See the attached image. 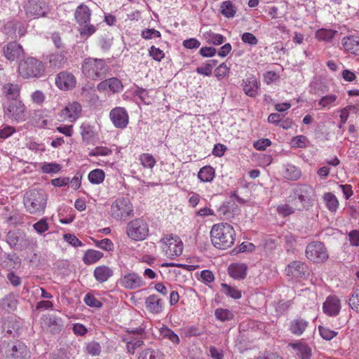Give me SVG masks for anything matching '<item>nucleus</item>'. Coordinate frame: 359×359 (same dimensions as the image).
<instances>
[{"label": "nucleus", "instance_id": "obj_33", "mask_svg": "<svg viewBox=\"0 0 359 359\" xmlns=\"http://www.w3.org/2000/svg\"><path fill=\"white\" fill-rule=\"evenodd\" d=\"M215 175V169L210 165L203 166L198 172V177L202 182H210Z\"/></svg>", "mask_w": 359, "mask_h": 359}, {"label": "nucleus", "instance_id": "obj_52", "mask_svg": "<svg viewBox=\"0 0 359 359\" xmlns=\"http://www.w3.org/2000/svg\"><path fill=\"white\" fill-rule=\"evenodd\" d=\"M141 36L146 39H151L154 38H160L161 36V32L154 28L145 29L142 31Z\"/></svg>", "mask_w": 359, "mask_h": 359}, {"label": "nucleus", "instance_id": "obj_32", "mask_svg": "<svg viewBox=\"0 0 359 359\" xmlns=\"http://www.w3.org/2000/svg\"><path fill=\"white\" fill-rule=\"evenodd\" d=\"M18 299L15 295L10 293L5 296L1 301V306L3 309L8 312L14 311L17 309Z\"/></svg>", "mask_w": 359, "mask_h": 359}, {"label": "nucleus", "instance_id": "obj_34", "mask_svg": "<svg viewBox=\"0 0 359 359\" xmlns=\"http://www.w3.org/2000/svg\"><path fill=\"white\" fill-rule=\"evenodd\" d=\"M2 90L7 99H11V100L18 99L20 88L18 84L6 83L3 86Z\"/></svg>", "mask_w": 359, "mask_h": 359}, {"label": "nucleus", "instance_id": "obj_17", "mask_svg": "<svg viewBox=\"0 0 359 359\" xmlns=\"http://www.w3.org/2000/svg\"><path fill=\"white\" fill-rule=\"evenodd\" d=\"M323 311L330 316H335L339 314L341 309L339 299L334 295L327 297L323 305Z\"/></svg>", "mask_w": 359, "mask_h": 359}, {"label": "nucleus", "instance_id": "obj_40", "mask_svg": "<svg viewBox=\"0 0 359 359\" xmlns=\"http://www.w3.org/2000/svg\"><path fill=\"white\" fill-rule=\"evenodd\" d=\"M104 172L101 169H95L90 171L88 174L89 181L94 184H100L104 180Z\"/></svg>", "mask_w": 359, "mask_h": 359}, {"label": "nucleus", "instance_id": "obj_22", "mask_svg": "<svg viewBox=\"0 0 359 359\" xmlns=\"http://www.w3.org/2000/svg\"><path fill=\"white\" fill-rule=\"evenodd\" d=\"M145 306L150 313L158 314L163 311L164 303L156 294H151L146 298Z\"/></svg>", "mask_w": 359, "mask_h": 359}, {"label": "nucleus", "instance_id": "obj_11", "mask_svg": "<svg viewBox=\"0 0 359 359\" xmlns=\"http://www.w3.org/2000/svg\"><path fill=\"white\" fill-rule=\"evenodd\" d=\"M109 118L115 128L123 129L129 123V116L124 107H116L109 113Z\"/></svg>", "mask_w": 359, "mask_h": 359}, {"label": "nucleus", "instance_id": "obj_13", "mask_svg": "<svg viewBox=\"0 0 359 359\" xmlns=\"http://www.w3.org/2000/svg\"><path fill=\"white\" fill-rule=\"evenodd\" d=\"M48 11L46 0H29L26 7V13L29 16L39 18L45 16Z\"/></svg>", "mask_w": 359, "mask_h": 359}, {"label": "nucleus", "instance_id": "obj_29", "mask_svg": "<svg viewBox=\"0 0 359 359\" xmlns=\"http://www.w3.org/2000/svg\"><path fill=\"white\" fill-rule=\"evenodd\" d=\"M113 274V270L105 265L97 266L93 271L95 280L100 283L106 282Z\"/></svg>", "mask_w": 359, "mask_h": 359}, {"label": "nucleus", "instance_id": "obj_20", "mask_svg": "<svg viewBox=\"0 0 359 359\" xmlns=\"http://www.w3.org/2000/svg\"><path fill=\"white\" fill-rule=\"evenodd\" d=\"M344 50L353 55H359V36L350 35L344 36L341 40Z\"/></svg>", "mask_w": 359, "mask_h": 359}, {"label": "nucleus", "instance_id": "obj_6", "mask_svg": "<svg viewBox=\"0 0 359 359\" xmlns=\"http://www.w3.org/2000/svg\"><path fill=\"white\" fill-rule=\"evenodd\" d=\"M133 205L128 198H116L111 205L110 216L117 222H125L133 215Z\"/></svg>", "mask_w": 359, "mask_h": 359}, {"label": "nucleus", "instance_id": "obj_28", "mask_svg": "<svg viewBox=\"0 0 359 359\" xmlns=\"http://www.w3.org/2000/svg\"><path fill=\"white\" fill-rule=\"evenodd\" d=\"M339 104L338 96L334 94H328L323 96L318 102V109L329 110Z\"/></svg>", "mask_w": 359, "mask_h": 359}, {"label": "nucleus", "instance_id": "obj_26", "mask_svg": "<svg viewBox=\"0 0 359 359\" xmlns=\"http://www.w3.org/2000/svg\"><path fill=\"white\" fill-rule=\"evenodd\" d=\"M247 271L248 266L243 263H233L228 268L229 276L236 280L244 279L247 276Z\"/></svg>", "mask_w": 359, "mask_h": 359}, {"label": "nucleus", "instance_id": "obj_64", "mask_svg": "<svg viewBox=\"0 0 359 359\" xmlns=\"http://www.w3.org/2000/svg\"><path fill=\"white\" fill-rule=\"evenodd\" d=\"M135 94L136 96H138L141 100L145 104H149L150 103L149 97L148 96V92L142 88H137L135 90Z\"/></svg>", "mask_w": 359, "mask_h": 359}, {"label": "nucleus", "instance_id": "obj_36", "mask_svg": "<svg viewBox=\"0 0 359 359\" xmlns=\"http://www.w3.org/2000/svg\"><path fill=\"white\" fill-rule=\"evenodd\" d=\"M203 37L207 43L215 46L221 45L224 41V36L223 35L214 33L211 31L204 32Z\"/></svg>", "mask_w": 359, "mask_h": 359}, {"label": "nucleus", "instance_id": "obj_56", "mask_svg": "<svg viewBox=\"0 0 359 359\" xmlns=\"http://www.w3.org/2000/svg\"><path fill=\"white\" fill-rule=\"evenodd\" d=\"M241 40L244 43L250 46H256L258 43L257 37L250 32H245L241 36Z\"/></svg>", "mask_w": 359, "mask_h": 359}, {"label": "nucleus", "instance_id": "obj_25", "mask_svg": "<svg viewBox=\"0 0 359 359\" xmlns=\"http://www.w3.org/2000/svg\"><path fill=\"white\" fill-rule=\"evenodd\" d=\"M46 62L48 67L57 69L63 67L67 61L65 54L60 52L49 54L46 56Z\"/></svg>", "mask_w": 359, "mask_h": 359}, {"label": "nucleus", "instance_id": "obj_23", "mask_svg": "<svg viewBox=\"0 0 359 359\" xmlns=\"http://www.w3.org/2000/svg\"><path fill=\"white\" fill-rule=\"evenodd\" d=\"M311 187L308 186H300L293 191V194L288 197V202H294L297 205H304V203L306 201V194L311 191Z\"/></svg>", "mask_w": 359, "mask_h": 359}, {"label": "nucleus", "instance_id": "obj_60", "mask_svg": "<svg viewBox=\"0 0 359 359\" xmlns=\"http://www.w3.org/2000/svg\"><path fill=\"white\" fill-rule=\"evenodd\" d=\"M34 229L39 233H43L48 229V224L45 218L40 219L33 225Z\"/></svg>", "mask_w": 359, "mask_h": 359}, {"label": "nucleus", "instance_id": "obj_30", "mask_svg": "<svg viewBox=\"0 0 359 359\" xmlns=\"http://www.w3.org/2000/svg\"><path fill=\"white\" fill-rule=\"evenodd\" d=\"M288 203H289L282 204L277 207V212L279 215L287 217L293 214L296 210L300 211L304 208V205H297L293 201Z\"/></svg>", "mask_w": 359, "mask_h": 359}, {"label": "nucleus", "instance_id": "obj_58", "mask_svg": "<svg viewBox=\"0 0 359 359\" xmlns=\"http://www.w3.org/2000/svg\"><path fill=\"white\" fill-rule=\"evenodd\" d=\"M231 206V201L224 202L217 210L219 215L229 217Z\"/></svg>", "mask_w": 359, "mask_h": 359}, {"label": "nucleus", "instance_id": "obj_21", "mask_svg": "<svg viewBox=\"0 0 359 359\" xmlns=\"http://www.w3.org/2000/svg\"><path fill=\"white\" fill-rule=\"evenodd\" d=\"M22 53V46L15 41L10 42L4 47V55L10 61L17 60Z\"/></svg>", "mask_w": 359, "mask_h": 359}, {"label": "nucleus", "instance_id": "obj_48", "mask_svg": "<svg viewBox=\"0 0 359 359\" xmlns=\"http://www.w3.org/2000/svg\"><path fill=\"white\" fill-rule=\"evenodd\" d=\"M308 144L309 140L305 135H297L291 140V146L293 148H305Z\"/></svg>", "mask_w": 359, "mask_h": 359}, {"label": "nucleus", "instance_id": "obj_38", "mask_svg": "<svg viewBox=\"0 0 359 359\" xmlns=\"http://www.w3.org/2000/svg\"><path fill=\"white\" fill-rule=\"evenodd\" d=\"M138 160L144 168L152 169L156 164V160L153 155L149 153L140 154Z\"/></svg>", "mask_w": 359, "mask_h": 359}, {"label": "nucleus", "instance_id": "obj_59", "mask_svg": "<svg viewBox=\"0 0 359 359\" xmlns=\"http://www.w3.org/2000/svg\"><path fill=\"white\" fill-rule=\"evenodd\" d=\"M84 302L91 307L100 308L102 306V303L90 294H87L85 296Z\"/></svg>", "mask_w": 359, "mask_h": 359}, {"label": "nucleus", "instance_id": "obj_62", "mask_svg": "<svg viewBox=\"0 0 359 359\" xmlns=\"http://www.w3.org/2000/svg\"><path fill=\"white\" fill-rule=\"evenodd\" d=\"M271 141L269 139L264 138L256 141L254 143V147L259 151H264L267 147H269Z\"/></svg>", "mask_w": 359, "mask_h": 359}, {"label": "nucleus", "instance_id": "obj_43", "mask_svg": "<svg viewBox=\"0 0 359 359\" xmlns=\"http://www.w3.org/2000/svg\"><path fill=\"white\" fill-rule=\"evenodd\" d=\"M324 200L326 203V205L327 208L332 211L334 212L339 207V201L337 197L332 193H327L324 196Z\"/></svg>", "mask_w": 359, "mask_h": 359}, {"label": "nucleus", "instance_id": "obj_19", "mask_svg": "<svg viewBox=\"0 0 359 359\" xmlns=\"http://www.w3.org/2000/svg\"><path fill=\"white\" fill-rule=\"evenodd\" d=\"M292 348L297 357L301 359H310L312 351L311 348L302 341L290 343L288 345Z\"/></svg>", "mask_w": 359, "mask_h": 359}, {"label": "nucleus", "instance_id": "obj_4", "mask_svg": "<svg viewBox=\"0 0 359 359\" xmlns=\"http://www.w3.org/2000/svg\"><path fill=\"white\" fill-rule=\"evenodd\" d=\"M91 11L88 6L79 5L74 13L76 22L79 25V32L81 36L89 37L96 32V27L90 24Z\"/></svg>", "mask_w": 359, "mask_h": 359}, {"label": "nucleus", "instance_id": "obj_63", "mask_svg": "<svg viewBox=\"0 0 359 359\" xmlns=\"http://www.w3.org/2000/svg\"><path fill=\"white\" fill-rule=\"evenodd\" d=\"M64 239L65 241L69 243L70 245H72L74 247H79L82 246V243L76 238V236L71 234V233H67L64 235Z\"/></svg>", "mask_w": 359, "mask_h": 359}, {"label": "nucleus", "instance_id": "obj_37", "mask_svg": "<svg viewBox=\"0 0 359 359\" xmlns=\"http://www.w3.org/2000/svg\"><path fill=\"white\" fill-rule=\"evenodd\" d=\"M302 172L299 168L293 165H287L284 172V177L289 180H297L300 178Z\"/></svg>", "mask_w": 359, "mask_h": 359}, {"label": "nucleus", "instance_id": "obj_3", "mask_svg": "<svg viewBox=\"0 0 359 359\" xmlns=\"http://www.w3.org/2000/svg\"><path fill=\"white\" fill-rule=\"evenodd\" d=\"M163 255L170 259L180 256L183 252V242L177 235H164L158 242Z\"/></svg>", "mask_w": 359, "mask_h": 359}, {"label": "nucleus", "instance_id": "obj_35", "mask_svg": "<svg viewBox=\"0 0 359 359\" xmlns=\"http://www.w3.org/2000/svg\"><path fill=\"white\" fill-rule=\"evenodd\" d=\"M103 257V253L96 250H88L83 257V262L87 264H93L98 262Z\"/></svg>", "mask_w": 359, "mask_h": 359}, {"label": "nucleus", "instance_id": "obj_9", "mask_svg": "<svg viewBox=\"0 0 359 359\" xmlns=\"http://www.w3.org/2000/svg\"><path fill=\"white\" fill-rule=\"evenodd\" d=\"M306 258L313 263H323L329 258V254L325 245L320 241L309 243L305 250Z\"/></svg>", "mask_w": 359, "mask_h": 359}, {"label": "nucleus", "instance_id": "obj_49", "mask_svg": "<svg viewBox=\"0 0 359 359\" xmlns=\"http://www.w3.org/2000/svg\"><path fill=\"white\" fill-rule=\"evenodd\" d=\"M112 154V150L107 147H96L88 154L89 156H107Z\"/></svg>", "mask_w": 359, "mask_h": 359}, {"label": "nucleus", "instance_id": "obj_50", "mask_svg": "<svg viewBox=\"0 0 359 359\" xmlns=\"http://www.w3.org/2000/svg\"><path fill=\"white\" fill-rule=\"evenodd\" d=\"M61 165L57 163H44L41 170L43 172L50 174V173H57L61 170Z\"/></svg>", "mask_w": 359, "mask_h": 359}, {"label": "nucleus", "instance_id": "obj_18", "mask_svg": "<svg viewBox=\"0 0 359 359\" xmlns=\"http://www.w3.org/2000/svg\"><path fill=\"white\" fill-rule=\"evenodd\" d=\"M97 88L100 92L109 91L115 93L121 91L123 86L120 80L113 77L102 81L97 85Z\"/></svg>", "mask_w": 359, "mask_h": 359}, {"label": "nucleus", "instance_id": "obj_10", "mask_svg": "<svg viewBox=\"0 0 359 359\" xmlns=\"http://www.w3.org/2000/svg\"><path fill=\"white\" fill-rule=\"evenodd\" d=\"M4 115L12 121L20 123L25 120L26 107L19 99H14L4 108Z\"/></svg>", "mask_w": 359, "mask_h": 359}, {"label": "nucleus", "instance_id": "obj_1", "mask_svg": "<svg viewBox=\"0 0 359 359\" xmlns=\"http://www.w3.org/2000/svg\"><path fill=\"white\" fill-rule=\"evenodd\" d=\"M212 244L217 249L226 250L231 248L236 240L233 227L226 222L214 224L210 230Z\"/></svg>", "mask_w": 359, "mask_h": 359}, {"label": "nucleus", "instance_id": "obj_24", "mask_svg": "<svg viewBox=\"0 0 359 359\" xmlns=\"http://www.w3.org/2000/svg\"><path fill=\"white\" fill-rule=\"evenodd\" d=\"M241 85L244 93L248 96L255 97L257 95L259 86L255 76H250L243 79Z\"/></svg>", "mask_w": 359, "mask_h": 359}, {"label": "nucleus", "instance_id": "obj_46", "mask_svg": "<svg viewBox=\"0 0 359 359\" xmlns=\"http://www.w3.org/2000/svg\"><path fill=\"white\" fill-rule=\"evenodd\" d=\"M223 292L229 297L235 299H238L241 297V291L235 287H231L226 283L222 284Z\"/></svg>", "mask_w": 359, "mask_h": 359}, {"label": "nucleus", "instance_id": "obj_42", "mask_svg": "<svg viewBox=\"0 0 359 359\" xmlns=\"http://www.w3.org/2000/svg\"><path fill=\"white\" fill-rule=\"evenodd\" d=\"M159 331L160 334L163 338L168 339L174 344H179V337L168 327L163 326L161 327Z\"/></svg>", "mask_w": 359, "mask_h": 359}, {"label": "nucleus", "instance_id": "obj_15", "mask_svg": "<svg viewBox=\"0 0 359 359\" xmlns=\"http://www.w3.org/2000/svg\"><path fill=\"white\" fill-rule=\"evenodd\" d=\"M55 84L61 90H69L75 87L76 80L72 74L62 72L57 75Z\"/></svg>", "mask_w": 359, "mask_h": 359}, {"label": "nucleus", "instance_id": "obj_27", "mask_svg": "<svg viewBox=\"0 0 359 359\" xmlns=\"http://www.w3.org/2000/svg\"><path fill=\"white\" fill-rule=\"evenodd\" d=\"M81 135L86 144H92L98 138L97 133L94 127L88 123H83L80 127Z\"/></svg>", "mask_w": 359, "mask_h": 359}, {"label": "nucleus", "instance_id": "obj_7", "mask_svg": "<svg viewBox=\"0 0 359 359\" xmlns=\"http://www.w3.org/2000/svg\"><path fill=\"white\" fill-rule=\"evenodd\" d=\"M107 71V65L101 59L87 58L82 65L83 73L91 79H97L104 76Z\"/></svg>", "mask_w": 359, "mask_h": 359}, {"label": "nucleus", "instance_id": "obj_45", "mask_svg": "<svg viewBox=\"0 0 359 359\" xmlns=\"http://www.w3.org/2000/svg\"><path fill=\"white\" fill-rule=\"evenodd\" d=\"M336 32L332 29H320L316 31V37L320 41H329L333 39Z\"/></svg>", "mask_w": 359, "mask_h": 359}, {"label": "nucleus", "instance_id": "obj_2", "mask_svg": "<svg viewBox=\"0 0 359 359\" xmlns=\"http://www.w3.org/2000/svg\"><path fill=\"white\" fill-rule=\"evenodd\" d=\"M48 195L43 189H29L24 195V205L30 214L41 215L46 208Z\"/></svg>", "mask_w": 359, "mask_h": 359}, {"label": "nucleus", "instance_id": "obj_41", "mask_svg": "<svg viewBox=\"0 0 359 359\" xmlns=\"http://www.w3.org/2000/svg\"><path fill=\"white\" fill-rule=\"evenodd\" d=\"M236 8L231 1H224L221 5V13L226 18L234 17Z\"/></svg>", "mask_w": 359, "mask_h": 359}, {"label": "nucleus", "instance_id": "obj_12", "mask_svg": "<svg viewBox=\"0 0 359 359\" xmlns=\"http://www.w3.org/2000/svg\"><path fill=\"white\" fill-rule=\"evenodd\" d=\"M285 272L291 278L301 280L308 274V266L302 262L294 261L287 266Z\"/></svg>", "mask_w": 359, "mask_h": 359}, {"label": "nucleus", "instance_id": "obj_55", "mask_svg": "<svg viewBox=\"0 0 359 359\" xmlns=\"http://www.w3.org/2000/svg\"><path fill=\"white\" fill-rule=\"evenodd\" d=\"M149 54L154 60L158 62L161 61L165 56L163 51L154 46L150 47Z\"/></svg>", "mask_w": 359, "mask_h": 359}, {"label": "nucleus", "instance_id": "obj_39", "mask_svg": "<svg viewBox=\"0 0 359 359\" xmlns=\"http://www.w3.org/2000/svg\"><path fill=\"white\" fill-rule=\"evenodd\" d=\"M138 359H164L163 355L158 350L147 348L140 353Z\"/></svg>", "mask_w": 359, "mask_h": 359}, {"label": "nucleus", "instance_id": "obj_5", "mask_svg": "<svg viewBox=\"0 0 359 359\" xmlns=\"http://www.w3.org/2000/svg\"><path fill=\"white\" fill-rule=\"evenodd\" d=\"M45 71L43 62L34 57H27L20 62L18 65L19 75L25 79L40 78Z\"/></svg>", "mask_w": 359, "mask_h": 359}, {"label": "nucleus", "instance_id": "obj_47", "mask_svg": "<svg viewBox=\"0 0 359 359\" xmlns=\"http://www.w3.org/2000/svg\"><path fill=\"white\" fill-rule=\"evenodd\" d=\"M86 351L92 356H97L101 353V346L97 341H90L86 344Z\"/></svg>", "mask_w": 359, "mask_h": 359}, {"label": "nucleus", "instance_id": "obj_54", "mask_svg": "<svg viewBox=\"0 0 359 359\" xmlns=\"http://www.w3.org/2000/svg\"><path fill=\"white\" fill-rule=\"evenodd\" d=\"M349 305L351 308L359 313V289L354 290L349 299Z\"/></svg>", "mask_w": 359, "mask_h": 359}, {"label": "nucleus", "instance_id": "obj_44", "mask_svg": "<svg viewBox=\"0 0 359 359\" xmlns=\"http://www.w3.org/2000/svg\"><path fill=\"white\" fill-rule=\"evenodd\" d=\"M216 318L222 322H225L233 319V313L226 309L219 308L215 311Z\"/></svg>", "mask_w": 359, "mask_h": 359}, {"label": "nucleus", "instance_id": "obj_61", "mask_svg": "<svg viewBox=\"0 0 359 359\" xmlns=\"http://www.w3.org/2000/svg\"><path fill=\"white\" fill-rule=\"evenodd\" d=\"M284 240L285 242L287 250H292L297 243L296 236L291 233H287V234H285L284 236Z\"/></svg>", "mask_w": 359, "mask_h": 359}, {"label": "nucleus", "instance_id": "obj_51", "mask_svg": "<svg viewBox=\"0 0 359 359\" xmlns=\"http://www.w3.org/2000/svg\"><path fill=\"white\" fill-rule=\"evenodd\" d=\"M230 72V68L226 65V63L223 62L221 65H219L215 69V76L218 79H221L226 76L229 75Z\"/></svg>", "mask_w": 359, "mask_h": 359}, {"label": "nucleus", "instance_id": "obj_8", "mask_svg": "<svg viewBox=\"0 0 359 359\" xmlns=\"http://www.w3.org/2000/svg\"><path fill=\"white\" fill-rule=\"evenodd\" d=\"M126 233L133 241H143L149 234V226L142 218L133 219L127 224Z\"/></svg>", "mask_w": 359, "mask_h": 359}, {"label": "nucleus", "instance_id": "obj_57", "mask_svg": "<svg viewBox=\"0 0 359 359\" xmlns=\"http://www.w3.org/2000/svg\"><path fill=\"white\" fill-rule=\"evenodd\" d=\"M318 330L320 336L325 340H331L337 334L336 332L331 330L327 327H324L323 326H319Z\"/></svg>", "mask_w": 359, "mask_h": 359}, {"label": "nucleus", "instance_id": "obj_31", "mask_svg": "<svg viewBox=\"0 0 359 359\" xmlns=\"http://www.w3.org/2000/svg\"><path fill=\"white\" fill-rule=\"evenodd\" d=\"M309 325V322L302 318H297L292 320L290 324V332L296 335L300 336L306 330Z\"/></svg>", "mask_w": 359, "mask_h": 359}, {"label": "nucleus", "instance_id": "obj_14", "mask_svg": "<svg viewBox=\"0 0 359 359\" xmlns=\"http://www.w3.org/2000/svg\"><path fill=\"white\" fill-rule=\"evenodd\" d=\"M121 285L126 289L135 290L144 286L145 282L137 273H128L121 279Z\"/></svg>", "mask_w": 359, "mask_h": 359}, {"label": "nucleus", "instance_id": "obj_16", "mask_svg": "<svg viewBox=\"0 0 359 359\" xmlns=\"http://www.w3.org/2000/svg\"><path fill=\"white\" fill-rule=\"evenodd\" d=\"M81 106L77 102L68 104L60 112V116L63 120L74 121L79 116Z\"/></svg>", "mask_w": 359, "mask_h": 359}, {"label": "nucleus", "instance_id": "obj_53", "mask_svg": "<svg viewBox=\"0 0 359 359\" xmlns=\"http://www.w3.org/2000/svg\"><path fill=\"white\" fill-rule=\"evenodd\" d=\"M95 244L97 248L107 251H112L114 249V244L112 241L109 238L95 241Z\"/></svg>", "mask_w": 359, "mask_h": 359}]
</instances>
